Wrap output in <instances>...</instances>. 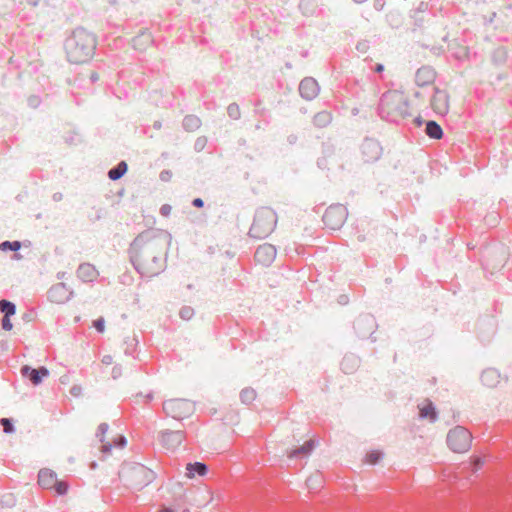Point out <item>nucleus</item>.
I'll list each match as a JSON object with an SVG mask.
<instances>
[{
    "label": "nucleus",
    "mask_w": 512,
    "mask_h": 512,
    "mask_svg": "<svg viewBox=\"0 0 512 512\" xmlns=\"http://www.w3.org/2000/svg\"><path fill=\"white\" fill-rule=\"evenodd\" d=\"M166 237L158 231L140 233L130 246V259L134 267L143 275H158L165 264Z\"/></svg>",
    "instance_id": "1"
},
{
    "label": "nucleus",
    "mask_w": 512,
    "mask_h": 512,
    "mask_svg": "<svg viewBox=\"0 0 512 512\" xmlns=\"http://www.w3.org/2000/svg\"><path fill=\"white\" fill-rule=\"evenodd\" d=\"M96 47V40L85 29H76L67 39L65 50L68 60L74 64H83L89 61Z\"/></svg>",
    "instance_id": "2"
},
{
    "label": "nucleus",
    "mask_w": 512,
    "mask_h": 512,
    "mask_svg": "<svg viewBox=\"0 0 512 512\" xmlns=\"http://www.w3.org/2000/svg\"><path fill=\"white\" fill-rule=\"evenodd\" d=\"M381 104L403 116H411L419 110L422 101L415 90H391L382 95Z\"/></svg>",
    "instance_id": "3"
},
{
    "label": "nucleus",
    "mask_w": 512,
    "mask_h": 512,
    "mask_svg": "<svg viewBox=\"0 0 512 512\" xmlns=\"http://www.w3.org/2000/svg\"><path fill=\"white\" fill-rule=\"evenodd\" d=\"M119 477L125 485L141 490L153 482L155 474L151 469L140 463L125 462L119 471Z\"/></svg>",
    "instance_id": "4"
},
{
    "label": "nucleus",
    "mask_w": 512,
    "mask_h": 512,
    "mask_svg": "<svg viewBox=\"0 0 512 512\" xmlns=\"http://www.w3.org/2000/svg\"><path fill=\"white\" fill-rule=\"evenodd\" d=\"M278 223L276 212L270 207H260L255 211L249 236L261 240L273 233Z\"/></svg>",
    "instance_id": "5"
},
{
    "label": "nucleus",
    "mask_w": 512,
    "mask_h": 512,
    "mask_svg": "<svg viewBox=\"0 0 512 512\" xmlns=\"http://www.w3.org/2000/svg\"><path fill=\"white\" fill-rule=\"evenodd\" d=\"M163 410L168 417L182 421L193 415L195 406L192 401L186 398H170L163 403Z\"/></svg>",
    "instance_id": "6"
},
{
    "label": "nucleus",
    "mask_w": 512,
    "mask_h": 512,
    "mask_svg": "<svg viewBox=\"0 0 512 512\" xmlns=\"http://www.w3.org/2000/svg\"><path fill=\"white\" fill-rule=\"evenodd\" d=\"M38 484L57 495L66 494L69 487L65 481L58 479L56 472L48 468H43L39 471Z\"/></svg>",
    "instance_id": "7"
},
{
    "label": "nucleus",
    "mask_w": 512,
    "mask_h": 512,
    "mask_svg": "<svg viewBox=\"0 0 512 512\" xmlns=\"http://www.w3.org/2000/svg\"><path fill=\"white\" fill-rule=\"evenodd\" d=\"M448 446L457 453H464L471 445V434L463 427L452 429L447 435Z\"/></svg>",
    "instance_id": "8"
},
{
    "label": "nucleus",
    "mask_w": 512,
    "mask_h": 512,
    "mask_svg": "<svg viewBox=\"0 0 512 512\" xmlns=\"http://www.w3.org/2000/svg\"><path fill=\"white\" fill-rule=\"evenodd\" d=\"M317 441L314 436H310L304 440L299 446H294L287 450V457L290 459H301L310 455L316 447Z\"/></svg>",
    "instance_id": "9"
},
{
    "label": "nucleus",
    "mask_w": 512,
    "mask_h": 512,
    "mask_svg": "<svg viewBox=\"0 0 512 512\" xmlns=\"http://www.w3.org/2000/svg\"><path fill=\"white\" fill-rule=\"evenodd\" d=\"M481 383L487 388H496L502 382L507 381L506 376H502L496 369L487 368L485 369L480 377Z\"/></svg>",
    "instance_id": "10"
},
{
    "label": "nucleus",
    "mask_w": 512,
    "mask_h": 512,
    "mask_svg": "<svg viewBox=\"0 0 512 512\" xmlns=\"http://www.w3.org/2000/svg\"><path fill=\"white\" fill-rule=\"evenodd\" d=\"M276 257V249L271 244H263L258 247L255 252V260L257 263L267 266L271 264Z\"/></svg>",
    "instance_id": "11"
},
{
    "label": "nucleus",
    "mask_w": 512,
    "mask_h": 512,
    "mask_svg": "<svg viewBox=\"0 0 512 512\" xmlns=\"http://www.w3.org/2000/svg\"><path fill=\"white\" fill-rule=\"evenodd\" d=\"M431 105L436 113L445 115L450 109L449 96L444 91H436L432 98Z\"/></svg>",
    "instance_id": "12"
},
{
    "label": "nucleus",
    "mask_w": 512,
    "mask_h": 512,
    "mask_svg": "<svg viewBox=\"0 0 512 512\" xmlns=\"http://www.w3.org/2000/svg\"><path fill=\"white\" fill-rule=\"evenodd\" d=\"M71 294L65 284L58 283L49 290V299L53 303L62 304L69 300Z\"/></svg>",
    "instance_id": "13"
},
{
    "label": "nucleus",
    "mask_w": 512,
    "mask_h": 512,
    "mask_svg": "<svg viewBox=\"0 0 512 512\" xmlns=\"http://www.w3.org/2000/svg\"><path fill=\"white\" fill-rule=\"evenodd\" d=\"M344 220L342 211L338 208L330 207L323 215L324 223L331 229H336L341 226Z\"/></svg>",
    "instance_id": "14"
},
{
    "label": "nucleus",
    "mask_w": 512,
    "mask_h": 512,
    "mask_svg": "<svg viewBox=\"0 0 512 512\" xmlns=\"http://www.w3.org/2000/svg\"><path fill=\"white\" fill-rule=\"evenodd\" d=\"M184 435L181 431H165L161 434V443L167 449H174L181 445Z\"/></svg>",
    "instance_id": "15"
},
{
    "label": "nucleus",
    "mask_w": 512,
    "mask_h": 512,
    "mask_svg": "<svg viewBox=\"0 0 512 512\" xmlns=\"http://www.w3.org/2000/svg\"><path fill=\"white\" fill-rule=\"evenodd\" d=\"M299 92L303 98L311 100L319 92L318 83L312 78H305L300 83Z\"/></svg>",
    "instance_id": "16"
},
{
    "label": "nucleus",
    "mask_w": 512,
    "mask_h": 512,
    "mask_svg": "<svg viewBox=\"0 0 512 512\" xmlns=\"http://www.w3.org/2000/svg\"><path fill=\"white\" fill-rule=\"evenodd\" d=\"M98 275L97 269L89 263L81 264L77 270L78 278L84 282H92L97 279Z\"/></svg>",
    "instance_id": "17"
},
{
    "label": "nucleus",
    "mask_w": 512,
    "mask_h": 512,
    "mask_svg": "<svg viewBox=\"0 0 512 512\" xmlns=\"http://www.w3.org/2000/svg\"><path fill=\"white\" fill-rule=\"evenodd\" d=\"M152 43L153 37L148 31H143L132 39L133 48L139 51L146 50L152 45Z\"/></svg>",
    "instance_id": "18"
},
{
    "label": "nucleus",
    "mask_w": 512,
    "mask_h": 512,
    "mask_svg": "<svg viewBox=\"0 0 512 512\" xmlns=\"http://www.w3.org/2000/svg\"><path fill=\"white\" fill-rule=\"evenodd\" d=\"M22 374L28 376L34 385H38L41 383L44 377L49 375V371L45 367H41L39 369H30L28 366H24L22 368Z\"/></svg>",
    "instance_id": "19"
},
{
    "label": "nucleus",
    "mask_w": 512,
    "mask_h": 512,
    "mask_svg": "<svg viewBox=\"0 0 512 512\" xmlns=\"http://www.w3.org/2000/svg\"><path fill=\"white\" fill-rule=\"evenodd\" d=\"M418 409L420 418L429 419L430 421L436 420L437 413L433 403L430 400L425 399L422 402H420L418 404Z\"/></svg>",
    "instance_id": "20"
},
{
    "label": "nucleus",
    "mask_w": 512,
    "mask_h": 512,
    "mask_svg": "<svg viewBox=\"0 0 512 512\" xmlns=\"http://www.w3.org/2000/svg\"><path fill=\"white\" fill-rule=\"evenodd\" d=\"M207 473V466L201 462L189 463L186 466V477L194 478L195 475L204 476Z\"/></svg>",
    "instance_id": "21"
},
{
    "label": "nucleus",
    "mask_w": 512,
    "mask_h": 512,
    "mask_svg": "<svg viewBox=\"0 0 512 512\" xmlns=\"http://www.w3.org/2000/svg\"><path fill=\"white\" fill-rule=\"evenodd\" d=\"M426 133L430 138L440 139L443 136L442 128L434 121H429L426 125Z\"/></svg>",
    "instance_id": "22"
},
{
    "label": "nucleus",
    "mask_w": 512,
    "mask_h": 512,
    "mask_svg": "<svg viewBox=\"0 0 512 512\" xmlns=\"http://www.w3.org/2000/svg\"><path fill=\"white\" fill-rule=\"evenodd\" d=\"M433 78H434L433 72L426 68L419 69L416 73V80L421 85L432 82Z\"/></svg>",
    "instance_id": "23"
},
{
    "label": "nucleus",
    "mask_w": 512,
    "mask_h": 512,
    "mask_svg": "<svg viewBox=\"0 0 512 512\" xmlns=\"http://www.w3.org/2000/svg\"><path fill=\"white\" fill-rule=\"evenodd\" d=\"M127 171V164L122 161L115 168L111 169L108 176L111 180L120 179Z\"/></svg>",
    "instance_id": "24"
},
{
    "label": "nucleus",
    "mask_w": 512,
    "mask_h": 512,
    "mask_svg": "<svg viewBox=\"0 0 512 512\" xmlns=\"http://www.w3.org/2000/svg\"><path fill=\"white\" fill-rule=\"evenodd\" d=\"M383 457V453L380 450H370L365 456V462L370 465L377 464Z\"/></svg>",
    "instance_id": "25"
},
{
    "label": "nucleus",
    "mask_w": 512,
    "mask_h": 512,
    "mask_svg": "<svg viewBox=\"0 0 512 512\" xmlns=\"http://www.w3.org/2000/svg\"><path fill=\"white\" fill-rule=\"evenodd\" d=\"M0 310L6 316H13L16 313V306L12 302L3 299L0 301Z\"/></svg>",
    "instance_id": "26"
},
{
    "label": "nucleus",
    "mask_w": 512,
    "mask_h": 512,
    "mask_svg": "<svg viewBox=\"0 0 512 512\" xmlns=\"http://www.w3.org/2000/svg\"><path fill=\"white\" fill-rule=\"evenodd\" d=\"M241 401L245 404H249L256 398V392L252 388H245L240 394Z\"/></svg>",
    "instance_id": "27"
},
{
    "label": "nucleus",
    "mask_w": 512,
    "mask_h": 512,
    "mask_svg": "<svg viewBox=\"0 0 512 512\" xmlns=\"http://www.w3.org/2000/svg\"><path fill=\"white\" fill-rule=\"evenodd\" d=\"M20 247H21V244L18 241H14V242L4 241L0 244V249L2 251H6V250L17 251L20 249Z\"/></svg>",
    "instance_id": "28"
},
{
    "label": "nucleus",
    "mask_w": 512,
    "mask_h": 512,
    "mask_svg": "<svg viewBox=\"0 0 512 512\" xmlns=\"http://www.w3.org/2000/svg\"><path fill=\"white\" fill-rule=\"evenodd\" d=\"M93 326L95 327V329L100 332V333H103L105 331V322H104V319L103 318H99L97 320H95L93 322Z\"/></svg>",
    "instance_id": "29"
},
{
    "label": "nucleus",
    "mask_w": 512,
    "mask_h": 512,
    "mask_svg": "<svg viewBox=\"0 0 512 512\" xmlns=\"http://www.w3.org/2000/svg\"><path fill=\"white\" fill-rule=\"evenodd\" d=\"M10 317L11 316H6L4 315L3 319H2V328L6 331H10L12 330L13 328V325H12V322L10 320Z\"/></svg>",
    "instance_id": "30"
},
{
    "label": "nucleus",
    "mask_w": 512,
    "mask_h": 512,
    "mask_svg": "<svg viewBox=\"0 0 512 512\" xmlns=\"http://www.w3.org/2000/svg\"><path fill=\"white\" fill-rule=\"evenodd\" d=\"M1 424L3 426V430L5 433H11L13 431V427L9 419L3 418L1 419Z\"/></svg>",
    "instance_id": "31"
},
{
    "label": "nucleus",
    "mask_w": 512,
    "mask_h": 512,
    "mask_svg": "<svg viewBox=\"0 0 512 512\" xmlns=\"http://www.w3.org/2000/svg\"><path fill=\"white\" fill-rule=\"evenodd\" d=\"M228 112L230 116L236 118L239 115V108L237 105H230L228 107Z\"/></svg>",
    "instance_id": "32"
},
{
    "label": "nucleus",
    "mask_w": 512,
    "mask_h": 512,
    "mask_svg": "<svg viewBox=\"0 0 512 512\" xmlns=\"http://www.w3.org/2000/svg\"><path fill=\"white\" fill-rule=\"evenodd\" d=\"M107 429H108V426H107L106 424H101V425L99 426V428H98V430H99V436H100V441H101V442H104V435H105V433H106Z\"/></svg>",
    "instance_id": "33"
},
{
    "label": "nucleus",
    "mask_w": 512,
    "mask_h": 512,
    "mask_svg": "<svg viewBox=\"0 0 512 512\" xmlns=\"http://www.w3.org/2000/svg\"><path fill=\"white\" fill-rule=\"evenodd\" d=\"M171 206L170 205H163L160 209V212L163 216H168L171 213Z\"/></svg>",
    "instance_id": "34"
},
{
    "label": "nucleus",
    "mask_w": 512,
    "mask_h": 512,
    "mask_svg": "<svg viewBox=\"0 0 512 512\" xmlns=\"http://www.w3.org/2000/svg\"><path fill=\"white\" fill-rule=\"evenodd\" d=\"M114 443L116 446H119V447H123L126 443V440L123 436L119 435L117 436V438L114 440Z\"/></svg>",
    "instance_id": "35"
},
{
    "label": "nucleus",
    "mask_w": 512,
    "mask_h": 512,
    "mask_svg": "<svg viewBox=\"0 0 512 512\" xmlns=\"http://www.w3.org/2000/svg\"><path fill=\"white\" fill-rule=\"evenodd\" d=\"M203 204H204L203 200L200 199V198H196V199L193 200V205L195 207L201 208V207H203Z\"/></svg>",
    "instance_id": "36"
},
{
    "label": "nucleus",
    "mask_w": 512,
    "mask_h": 512,
    "mask_svg": "<svg viewBox=\"0 0 512 512\" xmlns=\"http://www.w3.org/2000/svg\"><path fill=\"white\" fill-rule=\"evenodd\" d=\"M112 445L110 443H104L102 445V452L105 453L111 449Z\"/></svg>",
    "instance_id": "37"
},
{
    "label": "nucleus",
    "mask_w": 512,
    "mask_h": 512,
    "mask_svg": "<svg viewBox=\"0 0 512 512\" xmlns=\"http://www.w3.org/2000/svg\"><path fill=\"white\" fill-rule=\"evenodd\" d=\"M80 391H81V388H80V387H78V386H75V387H73V388L71 389V394H73V395L77 396V395L80 393Z\"/></svg>",
    "instance_id": "38"
},
{
    "label": "nucleus",
    "mask_w": 512,
    "mask_h": 512,
    "mask_svg": "<svg viewBox=\"0 0 512 512\" xmlns=\"http://www.w3.org/2000/svg\"><path fill=\"white\" fill-rule=\"evenodd\" d=\"M157 512H175L172 508L163 506Z\"/></svg>",
    "instance_id": "39"
},
{
    "label": "nucleus",
    "mask_w": 512,
    "mask_h": 512,
    "mask_svg": "<svg viewBox=\"0 0 512 512\" xmlns=\"http://www.w3.org/2000/svg\"><path fill=\"white\" fill-rule=\"evenodd\" d=\"M103 363H105V364H112L113 363L112 357L111 356H105L103 358Z\"/></svg>",
    "instance_id": "40"
},
{
    "label": "nucleus",
    "mask_w": 512,
    "mask_h": 512,
    "mask_svg": "<svg viewBox=\"0 0 512 512\" xmlns=\"http://www.w3.org/2000/svg\"><path fill=\"white\" fill-rule=\"evenodd\" d=\"M113 373H114V374H113V377H114V378H117L118 376H120V375H121L120 369H114V370H113Z\"/></svg>",
    "instance_id": "41"
},
{
    "label": "nucleus",
    "mask_w": 512,
    "mask_h": 512,
    "mask_svg": "<svg viewBox=\"0 0 512 512\" xmlns=\"http://www.w3.org/2000/svg\"><path fill=\"white\" fill-rule=\"evenodd\" d=\"M383 69H384L383 65L378 64V65L376 66L375 71H376V72H381V71H383Z\"/></svg>",
    "instance_id": "42"
},
{
    "label": "nucleus",
    "mask_w": 512,
    "mask_h": 512,
    "mask_svg": "<svg viewBox=\"0 0 512 512\" xmlns=\"http://www.w3.org/2000/svg\"><path fill=\"white\" fill-rule=\"evenodd\" d=\"M476 464L480 466V465H482V461L480 459H477Z\"/></svg>",
    "instance_id": "43"
},
{
    "label": "nucleus",
    "mask_w": 512,
    "mask_h": 512,
    "mask_svg": "<svg viewBox=\"0 0 512 512\" xmlns=\"http://www.w3.org/2000/svg\"><path fill=\"white\" fill-rule=\"evenodd\" d=\"M182 497L184 498V500L187 498V493L185 492Z\"/></svg>",
    "instance_id": "44"
},
{
    "label": "nucleus",
    "mask_w": 512,
    "mask_h": 512,
    "mask_svg": "<svg viewBox=\"0 0 512 512\" xmlns=\"http://www.w3.org/2000/svg\"><path fill=\"white\" fill-rule=\"evenodd\" d=\"M182 512H190L189 509H184Z\"/></svg>",
    "instance_id": "45"
}]
</instances>
